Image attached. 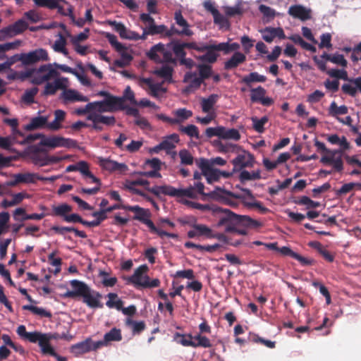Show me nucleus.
Instances as JSON below:
<instances>
[{
    "label": "nucleus",
    "instance_id": "obj_1",
    "mask_svg": "<svg viewBox=\"0 0 361 361\" xmlns=\"http://www.w3.org/2000/svg\"><path fill=\"white\" fill-rule=\"evenodd\" d=\"M221 212L217 225L224 226L227 233H235L238 235H246L247 228H255L261 226V224L245 215H238L228 209L219 208Z\"/></svg>",
    "mask_w": 361,
    "mask_h": 361
},
{
    "label": "nucleus",
    "instance_id": "obj_2",
    "mask_svg": "<svg viewBox=\"0 0 361 361\" xmlns=\"http://www.w3.org/2000/svg\"><path fill=\"white\" fill-rule=\"evenodd\" d=\"M148 269V267L146 264L140 266L135 270L134 274L129 277V282L133 283L135 287H142L144 288H156L159 286V279H154L150 280L149 277L145 274Z\"/></svg>",
    "mask_w": 361,
    "mask_h": 361
},
{
    "label": "nucleus",
    "instance_id": "obj_3",
    "mask_svg": "<svg viewBox=\"0 0 361 361\" xmlns=\"http://www.w3.org/2000/svg\"><path fill=\"white\" fill-rule=\"evenodd\" d=\"M314 146L317 147L318 152H325L326 154L321 158V163L326 165H332L334 169L338 172H341L343 169V162L341 157H336V154L338 152V150L327 149L324 143L317 139L314 140Z\"/></svg>",
    "mask_w": 361,
    "mask_h": 361
},
{
    "label": "nucleus",
    "instance_id": "obj_4",
    "mask_svg": "<svg viewBox=\"0 0 361 361\" xmlns=\"http://www.w3.org/2000/svg\"><path fill=\"white\" fill-rule=\"evenodd\" d=\"M174 339L183 346H190L192 348L202 347L204 348L212 347L210 340L205 336L197 334L192 336L190 334H182L176 333Z\"/></svg>",
    "mask_w": 361,
    "mask_h": 361
},
{
    "label": "nucleus",
    "instance_id": "obj_5",
    "mask_svg": "<svg viewBox=\"0 0 361 361\" xmlns=\"http://www.w3.org/2000/svg\"><path fill=\"white\" fill-rule=\"evenodd\" d=\"M36 73L33 78V82L37 85L42 84L54 78H58L59 73L53 68L51 63L41 66L39 68H33L27 72V76Z\"/></svg>",
    "mask_w": 361,
    "mask_h": 361
},
{
    "label": "nucleus",
    "instance_id": "obj_6",
    "mask_svg": "<svg viewBox=\"0 0 361 361\" xmlns=\"http://www.w3.org/2000/svg\"><path fill=\"white\" fill-rule=\"evenodd\" d=\"M59 338V335L58 334H45L35 331V334L30 343H37L43 355H55V350L51 345L50 341L51 340H56Z\"/></svg>",
    "mask_w": 361,
    "mask_h": 361
},
{
    "label": "nucleus",
    "instance_id": "obj_7",
    "mask_svg": "<svg viewBox=\"0 0 361 361\" xmlns=\"http://www.w3.org/2000/svg\"><path fill=\"white\" fill-rule=\"evenodd\" d=\"M96 103L92 107L93 110H97L99 112L113 111L116 110H124V100L123 98L109 97L102 101L94 102Z\"/></svg>",
    "mask_w": 361,
    "mask_h": 361
},
{
    "label": "nucleus",
    "instance_id": "obj_8",
    "mask_svg": "<svg viewBox=\"0 0 361 361\" xmlns=\"http://www.w3.org/2000/svg\"><path fill=\"white\" fill-rule=\"evenodd\" d=\"M196 164L209 183L218 181L220 179V170L211 166L208 159L204 158L197 159Z\"/></svg>",
    "mask_w": 361,
    "mask_h": 361
},
{
    "label": "nucleus",
    "instance_id": "obj_9",
    "mask_svg": "<svg viewBox=\"0 0 361 361\" xmlns=\"http://www.w3.org/2000/svg\"><path fill=\"white\" fill-rule=\"evenodd\" d=\"M128 211L134 212L135 216H133V219L137 220L145 224L149 228L150 232L152 230H155V225L150 219L151 213L149 209L142 208L138 205H129Z\"/></svg>",
    "mask_w": 361,
    "mask_h": 361
},
{
    "label": "nucleus",
    "instance_id": "obj_10",
    "mask_svg": "<svg viewBox=\"0 0 361 361\" xmlns=\"http://www.w3.org/2000/svg\"><path fill=\"white\" fill-rule=\"evenodd\" d=\"M255 157L249 152L244 151L243 153L238 154L231 163L233 165V172H238L245 168H252L255 164Z\"/></svg>",
    "mask_w": 361,
    "mask_h": 361
},
{
    "label": "nucleus",
    "instance_id": "obj_11",
    "mask_svg": "<svg viewBox=\"0 0 361 361\" xmlns=\"http://www.w3.org/2000/svg\"><path fill=\"white\" fill-rule=\"evenodd\" d=\"M103 345V342H93L90 338L83 341L73 345L71 347V352L75 355L84 354L92 350H96Z\"/></svg>",
    "mask_w": 361,
    "mask_h": 361
},
{
    "label": "nucleus",
    "instance_id": "obj_12",
    "mask_svg": "<svg viewBox=\"0 0 361 361\" xmlns=\"http://www.w3.org/2000/svg\"><path fill=\"white\" fill-rule=\"evenodd\" d=\"M42 146L49 147L51 148H55L58 147H75L76 142L70 138H64L59 136H52L44 137L39 142Z\"/></svg>",
    "mask_w": 361,
    "mask_h": 361
},
{
    "label": "nucleus",
    "instance_id": "obj_13",
    "mask_svg": "<svg viewBox=\"0 0 361 361\" xmlns=\"http://www.w3.org/2000/svg\"><path fill=\"white\" fill-rule=\"evenodd\" d=\"M219 46V43L211 40L209 44H202V52L206 51L204 54L200 56L199 59L202 62L214 63L217 61L219 54L217 51H221V49H217Z\"/></svg>",
    "mask_w": 361,
    "mask_h": 361
},
{
    "label": "nucleus",
    "instance_id": "obj_14",
    "mask_svg": "<svg viewBox=\"0 0 361 361\" xmlns=\"http://www.w3.org/2000/svg\"><path fill=\"white\" fill-rule=\"evenodd\" d=\"M49 60L48 52L44 49H37L28 53H24V66H30L40 61Z\"/></svg>",
    "mask_w": 361,
    "mask_h": 361
},
{
    "label": "nucleus",
    "instance_id": "obj_15",
    "mask_svg": "<svg viewBox=\"0 0 361 361\" xmlns=\"http://www.w3.org/2000/svg\"><path fill=\"white\" fill-rule=\"evenodd\" d=\"M70 284L72 287V290L67 291L64 294V296L66 298H82L90 289V287L85 283L76 279L71 281Z\"/></svg>",
    "mask_w": 361,
    "mask_h": 361
},
{
    "label": "nucleus",
    "instance_id": "obj_16",
    "mask_svg": "<svg viewBox=\"0 0 361 361\" xmlns=\"http://www.w3.org/2000/svg\"><path fill=\"white\" fill-rule=\"evenodd\" d=\"M147 190L157 197H159L161 195H164L173 197H180V189L175 188L169 185L147 187Z\"/></svg>",
    "mask_w": 361,
    "mask_h": 361
},
{
    "label": "nucleus",
    "instance_id": "obj_17",
    "mask_svg": "<svg viewBox=\"0 0 361 361\" xmlns=\"http://www.w3.org/2000/svg\"><path fill=\"white\" fill-rule=\"evenodd\" d=\"M82 298V302L90 308H102L104 307L103 303L100 302L102 295L90 288Z\"/></svg>",
    "mask_w": 361,
    "mask_h": 361
},
{
    "label": "nucleus",
    "instance_id": "obj_18",
    "mask_svg": "<svg viewBox=\"0 0 361 361\" xmlns=\"http://www.w3.org/2000/svg\"><path fill=\"white\" fill-rule=\"evenodd\" d=\"M68 78L61 77L54 80L53 82H47L44 86V90L42 94L54 95L58 90L66 89L68 86Z\"/></svg>",
    "mask_w": 361,
    "mask_h": 361
},
{
    "label": "nucleus",
    "instance_id": "obj_19",
    "mask_svg": "<svg viewBox=\"0 0 361 361\" xmlns=\"http://www.w3.org/2000/svg\"><path fill=\"white\" fill-rule=\"evenodd\" d=\"M278 252L282 256H288L298 260L302 266H311L314 264V259L302 257L287 246L279 247Z\"/></svg>",
    "mask_w": 361,
    "mask_h": 361
},
{
    "label": "nucleus",
    "instance_id": "obj_20",
    "mask_svg": "<svg viewBox=\"0 0 361 361\" xmlns=\"http://www.w3.org/2000/svg\"><path fill=\"white\" fill-rule=\"evenodd\" d=\"M288 14L293 18L305 21L311 18V11L301 5L291 6L288 11Z\"/></svg>",
    "mask_w": 361,
    "mask_h": 361
},
{
    "label": "nucleus",
    "instance_id": "obj_21",
    "mask_svg": "<svg viewBox=\"0 0 361 361\" xmlns=\"http://www.w3.org/2000/svg\"><path fill=\"white\" fill-rule=\"evenodd\" d=\"M149 181L147 180L142 178H137L136 180L129 181L128 185H126V188H128L130 190L133 191L135 194L143 197L148 201L151 202L154 205H156L155 202L151 197L147 196V195H146L143 191L133 188V186L134 185H142L146 186L145 188L147 189V188L149 187Z\"/></svg>",
    "mask_w": 361,
    "mask_h": 361
},
{
    "label": "nucleus",
    "instance_id": "obj_22",
    "mask_svg": "<svg viewBox=\"0 0 361 361\" xmlns=\"http://www.w3.org/2000/svg\"><path fill=\"white\" fill-rule=\"evenodd\" d=\"M245 61L246 56L244 54L240 51H235L230 59L224 62V68L226 71L235 69Z\"/></svg>",
    "mask_w": 361,
    "mask_h": 361
},
{
    "label": "nucleus",
    "instance_id": "obj_23",
    "mask_svg": "<svg viewBox=\"0 0 361 361\" xmlns=\"http://www.w3.org/2000/svg\"><path fill=\"white\" fill-rule=\"evenodd\" d=\"M108 23L114 27V30L119 34L121 38L130 40L137 38L135 32L128 30L123 23L111 20Z\"/></svg>",
    "mask_w": 361,
    "mask_h": 361
},
{
    "label": "nucleus",
    "instance_id": "obj_24",
    "mask_svg": "<svg viewBox=\"0 0 361 361\" xmlns=\"http://www.w3.org/2000/svg\"><path fill=\"white\" fill-rule=\"evenodd\" d=\"M61 98L63 99L65 102H88L89 98L80 94L77 90L73 89H63L61 94Z\"/></svg>",
    "mask_w": 361,
    "mask_h": 361
},
{
    "label": "nucleus",
    "instance_id": "obj_25",
    "mask_svg": "<svg viewBox=\"0 0 361 361\" xmlns=\"http://www.w3.org/2000/svg\"><path fill=\"white\" fill-rule=\"evenodd\" d=\"M99 164L102 168L109 171H123L128 169L125 164H119L109 159H104L102 157L99 158Z\"/></svg>",
    "mask_w": 361,
    "mask_h": 361
},
{
    "label": "nucleus",
    "instance_id": "obj_26",
    "mask_svg": "<svg viewBox=\"0 0 361 361\" xmlns=\"http://www.w3.org/2000/svg\"><path fill=\"white\" fill-rule=\"evenodd\" d=\"M350 81L355 85V87L351 84L345 83L342 85L341 90L344 94L354 97L357 92L361 93V76L351 79Z\"/></svg>",
    "mask_w": 361,
    "mask_h": 361
},
{
    "label": "nucleus",
    "instance_id": "obj_27",
    "mask_svg": "<svg viewBox=\"0 0 361 361\" xmlns=\"http://www.w3.org/2000/svg\"><path fill=\"white\" fill-rule=\"evenodd\" d=\"M87 119L90 121H99L102 124L109 126H114L116 123V118L114 116H104L95 112L90 113L87 116Z\"/></svg>",
    "mask_w": 361,
    "mask_h": 361
},
{
    "label": "nucleus",
    "instance_id": "obj_28",
    "mask_svg": "<svg viewBox=\"0 0 361 361\" xmlns=\"http://www.w3.org/2000/svg\"><path fill=\"white\" fill-rule=\"evenodd\" d=\"M219 98V95L216 94H212L207 98H202L201 99L202 111L207 114L212 113Z\"/></svg>",
    "mask_w": 361,
    "mask_h": 361
},
{
    "label": "nucleus",
    "instance_id": "obj_29",
    "mask_svg": "<svg viewBox=\"0 0 361 361\" xmlns=\"http://www.w3.org/2000/svg\"><path fill=\"white\" fill-rule=\"evenodd\" d=\"M47 116H36L31 118L30 123L24 126V129L27 131H32L46 127L47 123Z\"/></svg>",
    "mask_w": 361,
    "mask_h": 361
},
{
    "label": "nucleus",
    "instance_id": "obj_30",
    "mask_svg": "<svg viewBox=\"0 0 361 361\" xmlns=\"http://www.w3.org/2000/svg\"><path fill=\"white\" fill-rule=\"evenodd\" d=\"M165 44L159 43L151 47L147 55L148 58L156 63H161V58L164 51Z\"/></svg>",
    "mask_w": 361,
    "mask_h": 361
},
{
    "label": "nucleus",
    "instance_id": "obj_31",
    "mask_svg": "<svg viewBox=\"0 0 361 361\" xmlns=\"http://www.w3.org/2000/svg\"><path fill=\"white\" fill-rule=\"evenodd\" d=\"M116 51L120 54L121 59L114 61V65L116 66L118 68H124L130 64V61L133 60V56L128 51V49L124 45H123V49Z\"/></svg>",
    "mask_w": 361,
    "mask_h": 361
},
{
    "label": "nucleus",
    "instance_id": "obj_32",
    "mask_svg": "<svg viewBox=\"0 0 361 361\" xmlns=\"http://www.w3.org/2000/svg\"><path fill=\"white\" fill-rule=\"evenodd\" d=\"M51 230L62 235H64L66 232H74L75 235L80 238H85L87 237V235L84 231H79L74 227L53 226L51 228Z\"/></svg>",
    "mask_w": 361,
    "mask_h": 361
},
{
    "label": "nucleus",
    "instance_id": "obj_33",
    "mask_svg": "<svg viewBox=\"0 0 361 361\" xmlns=\"http://www.w3.org/2000/svg\"><path fill=\"white\" fill-rule=\"evenodd\" d=\"M266 80V76L259 75L257 72H252L249 75H245L240 82L251 87L252 82H264Z\"/></svg>",
    "mask_w": 361,
    "mask_h": 361
},
{
    "label": "nucleus",
    "instance_id": "obj_34",
    "mask_svg": "<svg viewBox=\"0 0 361 361\" xmlns=\"http://www.w3.org/2000/svg\"><path fill=\"white\" fill-rule=\"evenodd\" d=\"M178 131L183 134L187 135L191 138H195L197 140L200 139L199 129L195 125L190 124L186 126H180Z\"/></svg>",
    "mask_w": 361,
    "mask_h": 361
},
{
    "label": "nucleus",
    "instance_id": "obj_35",
    "mask_svg": "<svg viewBox=\"0 0 361 361\" xmlns=\"http://www.w3.org/2000/svg\"><path fill=\"white\" fill-rule=\"evenodd\" d=\"M121 340L122 335L121 329L114 327L104 334V341H101L103 342L104 345L111 341H120Z\"/></svg>",
    "mask_w": 361,
    "mask_h": 361
},
{
    "label": "nucleus",
    "instance_id": "obj_36",
    "mask_svg": "<svg viewBox=\"0 0 361 361\" xmlns=\"http://www.w3.org/2000/svg\"><path fill=\"white\" fill-rule=\"evenodd\" d=\"M173 68L168 65H164L154 71V74L164 78L166 81L171 82L172 80Z\"/></svg>",
    "mask_w": 361,
    "mask_h": 361
},
{
    "label": "nucleus",
    "instance_id": "obj_37",
    "mask_svg": "<svg viewBox=\"0 0 361 361\" xmlns=\"http://www.w3.org/2000/svg\"><path fill=\"white\" fill-rule=\"evenodd\" d=\"M239 172V180L241 183L248 180H259L261 178V171L259 169L253 171L252 172L243 169Z\"/></svg>",
    "mask_w": 361,
    "mask_h": 361
},
{
    "label": "nucleus",
    "instance_id": "obj_38",
    "mask_svg": "<svg viewBox=\"0 0 361 361\" xmlns=\"http://www.w3.org/2000/svg\"><path fill=\"white\" fill-rule=\"evenodd\" d=\"M203 81L202 78L198 77L196 73L189 72L184 76V82L189 83L191 88H199Z\"/></svg>",
    "mask_w": 361,
    "mask_h": 361
},
{
    "label": "nucleus",
    "instance_id": "obj_39",
    "mask_svg": "<svg viewBox=\"0 0 361 361\" xmlns=\"http://www.w3.org/2000/svg\"><path fill=\"white\" fill-rule=\"evenodd\" d=\"M169 46L171 47L172 52L175 54L176 61L180 60L184 56H186V51H185V47L183 43H180L178 41H172L169 43Z\"/></svg>",
    "mask_w": 361,
    "mask_h": 361
},
{
    "label": "nucleus",
    "instance_id": "obj_40",
    "mask_svg": "<svg viewBox=\"0 0 361 361\" xmlns=\"http://www.w3.org/2000/svg\"><path fill=\"white\" fill-rule=\"evenodd\" d=\"M39 179H43L42 176H39L37 173H18L17 182H20V183H35Z\"/></svg>",
    "mask_w": 361,
    "mask_h": 361
},
{
    "label": "nucleus",
    "instance_id": "obj_41",
    "mask_svg": "<svg viewBox=\"0 0 361 361\" xmlns=\"http://www.w3.org/2000/svg\"><path fill=\"white\" fill-rule=\"evenodd\" d=\"M109 300L106 302V305L109 308H116L117 310H121L123 302L118 298V295L114 293H109L107 295Z\"/></svg>",
    "mask_w": 361,
    "mask_h": 361
},
{
    "label": "nucleus",
    "instance_id": "obj_42",
    "mask_svg": "<svg viewBox=\"0 0 361 361\" xmlns=\"http://www.w3.org/2000/svg\"><path fill=\"white\" fill-rule=\"evenodd\" d=\"M348 109L345 105H341L338 106L336 103L334 101L331 103L330 106L329 108V114L331 116L335 118H339L338 115H344L348 114Z\"/></svg>",
    "mask_w": 361,
    "mask_h": 361
},
{
    "label": "nucleus",
    "instance_id": "obj_43",
    "mask_svg": "<svg viewBox=\"0 0 361 361\" xmlns=\"http://www.w3.org/2000/svg\"><path fill=\"white\" fill-rule=\"evenodd\" d=\"M52 210V215L62 217L64 219L65 216H67L68 213L72 211V207L63 203L58 206H54Z\"/></svg>",
    "mask_w": 361,
    "mask_h": 361
},
{
    "label": "nucleus",
    "instance_id": "obj_44",
    "mask_svg": "<svg viewBox=\"0 0 361 361\" xmlns=\"http://www.w3.org/2000/svg\"><path fill=\"white\" fill-rule=\"evenodd\" d=\"M209 196L212 197H216L219 196V197L222 198H227V197H233L235 199H241L242 196L240 195L235 194L230 191H226L225 190H221L219 188H216V190H214L213 192H211L208 194Z\"/></svg>",
    "mask_w": 361,
    "mask_h": 361
},
{
    "label": "nucleus",
    "instance_id": "obj_45",
    "mask_svg": "<svg viewBox=\"0 0 361 361\" xmlns=\"http://www.w3.org/2000/svg\"><path fill=\"white\" fill-rule=\"evenodd\" d=\"M20 40L0 44V60H4L6 58L7 59L6 52L16 49L18 46H20Z\"/></svg>",
    "mask_w": 361,
    "mask_h": 361
},
{
    "label": "nucleus",
    "instance_id": "obj_46",
    "mask_svg": "<svg viewBox=\"0 0 361 361\" xmlns=\"http://www.w3.org/2000/svg\"><path fill=\"white\" fill-rule=\"evenodd\" d=\"M14 36L23 33L28 28V24L23 20L20 19L15 22L13 24L9 25Z\"/></svg>",
    "mask_w": 361,
    "mask_h": 361
},
{
    "label": "nucleus",
    "instance_id": "obj_47",
    "mask_svg": "<svg viewBox=\"0 0 361 361\" xmlns=\"http://www.w3.org/2000/svg\"><path fill=\"white\" fill-rule=\"evenodd\" d=\"M58 36L59 39L54 42V49L66 56L68 55V51L66 49V39L61 33H59Z\"/></svg>",
    "mask_w": 361,
    "mask_h": 361
},
{
    "label": "nucleus",
    "instance_id": "obj_48",
    "mask_svg": "<svg viewBox=\"0 0 361 361\" xmlns=\"http://www.w3.org/2000/svg\"><path fill=\"white\" fill-rule=\"evenodd\" d=\"M219 46L217 49H221V51L224 54H228L232 51H237L240 49V44L237 42L229 43L227 42H221L219 43Z\"/></svg>",
    "mask_w": 361,
    "mask_h": 361
},
{
    "label": "nucleus",
    "instance_id": "obj_49",
    "mask_svg": "<svg viewBox=\"0 0 361 361\" xmlns=\"http://www.w3.org/2000/svg\"><path fill=\"white\" fill-rule=\"evenodd\" d=\"M161 63L176 64V59L173 56L171 47L169 46V43L165 45L164 51L161 58Z\"/></svg>",
    "mask_w": 361,
    "mask_h": 361
},
{
    "label": "nucleus",
    "instance_id": "obj_50",
    "mask_svg": "<svg viewBox=\"0 0 361 361\" xmlns=\"http://www.w3.org/2000/svg\"><path fill=\"white\" fill-rule=\"evenodd\" d=\"M221 139H231L238 141L240 139L239 131L235 128L226 129L224 127V131L221 133Z\"/></svg>",
    "mask_w": 361,
    "mask_h": 361
},
{
    "label": "nucleus",
    "instance_id": "obj_51",
    "mask_svg": "<svg viewBox=\"0 0 361 361\" xmlns=\"http://www.w3.org/2000/svg\"><path fill=\"white\" fill-rule=\"evenodd\" d=\"M173 35H185V36H192L193 35V32L190 29H182L178 30L173 25L170 28V30H167L165 31V37H171Z\"/></svg>",
    "mask_w": 361,
    "mask_h": 361
},
{
    "label": "nucleus",
    "instance_id": "obj_52",
    "mask_svg": "<svg viewBox=\"0 0 361 361\" xmlns=\"http://www.w3.org/2000/svg\"><path fill=\"white\" fill-rule=\"evenodd\" d=\"M224 11L226 16L229 18L241 16L243 13V9L240 4H236L235 6H224Z\"/></svg>",
    "mask_w": 361,
    "mask_h": 361
},
{
    "label": "nucleus",
    "instance_id": "obj_53",
    "mask_svg": "<svg viewBox=\"0 0 361 361\" xmlns=\"http://www.w3.org/2000/svg\"><path fill=\"white\" fill-rule=\"evenodd\" d=\"M268 117L264 116L260 119L257 117H252V121L253 123V128L257 133H262L264 131V126L268 122Z\"/></svg>",
    "mask_w": 361,
    "mask_h": 361
},
{
    "label": "nucleus",
    "instance_id": "obj_54",
    "mask_svg": "<svg viewBox=\"0 0 361 361\" xmlns=\"http://www.w3.org/2000/svg\"><path fill=\"white\" fill-rule=\"evenodd\" d=\"M126 324L132 326L133 334H139L145 329V324L143 321L136 322L130 319L126 320Z\"/></svg>",
    "mask_w": 361,
    "mask_h": 361
},
{
    "label": "nucleus",
    "instance_id": "obj_55",
    "mask_svg": "<svg viewBox=\"0 0 361 361\" xmlns=\"http://www.w3.org/2000/svg\"><path fill=\"white\" fill-rule=\"evenodd\" d=\"M180 159V163L183 165H192L194 161V157L191 153L185 149H181L178 152Z\"/></svg>",
    "mask_w": 361,
    "mask_h": 361
},
{
    "label": "nucleus",
    "instance_id": "obj_56",
    "mask_svg": "<svg viewBox=\"0 0 361 361\" xmlns=\"http://www.w3.org/2000/svg\"><path fill=\"white\" fill-rule=\"evenodd\" d=\"M266 94V90L262 86L251 89L250 99L252 102H259Z\"/></svg>",
    "mask_w": 361,
    "mask_h": 361
},
{
    "label": "nucleus",
    "instance_id": "obj_57",
    "mask_svg": "<svg viewBox=\"0 0 361 361\" xmlns=\"http://www.w3.org/2000/svg\"><path fill=\"white\" fill-rule=\"evenodd\" d=\"M326 73L331 78H335L336 79H342L344 80H348L349 82H352L350 81V80L352 78H350V79L348 78V73L344 69H342V70L331 69V70H329L328 71H326Z\"/></svg>",
    "mask_w": 361,
    "mask_h": 361
},
{
    "label": "nucleus",
    "instance_id": "obj_58",
    "mask_svg": "<svg viewBox=\"0 0 361 361\" xmlns=\"http://www.w3.org/2000/svg\"><path fill=\"white\" fill-rule=\"evenodd\" d=\"M295 202L299 205H306L307 209L317 208L320 206V203L319 202L313 201L307 196H302Z\"/></svg>",
    "mask_w": 361,
    "mask_h": 361
},
{
    "label": "nucleus",
    "instance_id": "obj_59",
    "mask_svg": "<svg viewBox=\"0 0 361 361\" xmlns=\"http://www.w3.org/2000/svg\"><path fill=\"white\" fill-rule=\"evenodd\" d=\"M193 228L197 230V233L198 236H205L208 238H212V229L208 226L204 224H194L192 226Z\"/></svg>",
    "mask_w": 361,
    "mask_h": 361
},
{
    "label": "nucleus",
    "instance_id": "obj_60",
    "mask_svg": "<svg viewBox=\"0 0 361 361\" xmlns=\"http://www.w3.org/2000/svg\"><path fill=\"white\" fill-rule=\"evenodd\" d=\"M250 341L253 343H259L269 348H274L275 347V342L269 340H266L263 338L259 337L257 334H252L249 338Z\"/></svg>",
    "mask_w": 361,
    "mask_h": 361
},
{
    "label": "nucleus",
    "instance_id": "obj_61",
    "mask_svg": "<svg viewBox=\"0 0 361 361\" xmlns=\"http://www.w3.org/2000/svg\"><path fill=\"white\" fill-rule=\"evenodd\" d=\"M259 11L263 16L267 18L268 20L274 19L276 15V12L274 9L264 4L259 5Z\"/></svg>",
    "mask_w": 361,
    "mask_h": 361
},
{
    "label": "nucleus",
    "instance_id": "obj_62",
    "mask_svg": "<svg viewBox=\"0 0 361 361\" xmlns=\"http://www.w3.org/2000/svg\"><path fill=\"white\" fill-rule=\"evenodd\" d=\"M213 18L214 23L222 27H228L230 26L228 20L220 13L219 11L213 15Z\"/></svg>",
    "mask_w": 361,
    "mask_h": 361
},
{
    "label": "nucleus",
    "instance_id": "obj_63",
    "mask_svg": "<svg viewBox=\"0 0 361 361\" xmlns=\"http://www.w3.org/2000/svg\"><path fill=\"white\" fill-rule=\"evenodd\" d=\"M38 92L37 87H32L31 89L27 90L24 94L23 95L22 99L23 102L27 104H32L34 102V98L35 95Z\"/></svg>",
    "mask_w": 361,
    "mask_h": 361
},
{
    "label": "nucleus",
    "instance_id": "obj_64",
    "mask_svg": "<svg viewBox=\"0 0 361 361\" xmlns=\"http://www.w3.org/2000/svg\"><path fill=\"white\" fill-rule=\"evenodd\" d=\"M16 332L18 334V336H20L23 339L29 342L31 341L32 338H33L35 334V331L32 332H27L24 325H20L18 327Z\"/></svg>",
    "mask_w": 361,
    "mask_h": 361
}]
</instances>
